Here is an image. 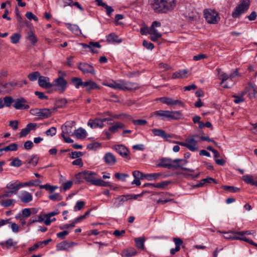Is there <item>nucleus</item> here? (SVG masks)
I'll list each match as a JSON object with an SVG mask.
<instances>
[{
    "label": "nucleus",
    "instance_id": "f257e3e1",
    "mask_svg": "<svg viewBox=\"0 0 257 257\" xmlns=\"http://www.w3.org/2000/svg\"><path fill=\"white\" fill-rule=\"evenodd\" d=\"M149 3L157 13H165L173 10L176 7V0H149Z\"/></svg>",
    "mask_w": 257,
    "mask_h": 257
},
{
    "label": "nucleus",
    "instance_id": "f03ea898",
    "mask_svg": "<svg viewBox=\"0 0 257 257\" xmlns=\"http://www.w3.org/2000/svg\"><path fill=\"white\" fill-rule=\"evenodd\" d=\"M179 159H177L174 160H171L169 158H163L160 159L159 162L157 164L158 167H163L165 168L171 169H178L181 168V169L185 171H188L193 172L192 170H191L187 168L182 167L180 164H179Z\"/></svg>",
    "mask_w": 257,
    "mask_h": 257
},
{
    "label": "nucleus",
    "instance_id": "7ed1b4c3",
    "mask_svg": "<svg viewBox=\"0 0 257 257\" xmlns=\"http://www.w3.org/2000/svg\"><path fill=\"white\" fill-rule=\"evenodd\" d=\"M216 70L219 75V79L221 80V84H224L223 86L224 88H230L233 86L234 83V77L237 75L236 71L234 73L227 74L222 72L220 68H217Z\"/></svg>",
    "mask_w": 257,
    "mask_h": 257
},
{
    "label": "nucleus",
    "instance_id": "20e7f679",
    "mask_svg": "<svg viewBox=\"0 0 257 257\" xmlns=\"http://www.w3.org/2000/svg\"><path fill=\"white\" fill-rule=\"evenodd\" d=\"M203 13L206 21L209 24H215L219 21L220 18L214 10L206 9L204 10Z\"/></svg>",
    "mask_w": 257,
    "mask_h": 257
},
{
    "label": "nucleus",
    "instance_id": "39448f33",
    "mask_svg": "<svg viewBox=\"0 0 257 257\" xmlns=\"http://www.w3.org/2000/svg\"><path fill=\"white\" fill-rule=\"evenodd\" d=\"M249 0H242L241 3L236 7L232 13L234 18L239 17L241 14L244 13L249 8Z\"/></svg>",
    "mask_w": 257,
    "mask_h": 257
},
{
    "label": "nucleus",
    "instance_id": "423d86ee",
    "mask_svg": "<svg viewBox=\"0 0 257 257\" xmlns=\"http://www.w3.org/2000/svg\"><path fill=\"white\" fill-rule=\"evenodd\" d=\"M58 214V212L57 211H53L47 214H41L38 216L37 219L38 222H40L44 221L46 225H49L52 221L55 220V218H51V217Z\"/></svg>",
    "mask_w": 257,
    "mask_h": 257
},
{
    "label": "nucleus",
    "instance_id": "0eeeda50",
    "mask_svg": "<svg viewBox=\"0 0 257 257\" xmlns=\"http://www.w3.org/2000/svg\"><path fill=\"white\" fill-rule=\"evenodd\" d=\"M59 73V77L53 82L52 85L56 90L62 92L64 90V75L61 74L60 72Z\"/></svg>",
    "mask_w": 257,
    "mask_h": 257
},
{
    "label": "nucleus",
    "instance_id": "6e6552de",
    "mask_svg": "<svg viewBox=\"0 0 257 257\" xmlns=\"http://www.w3.org/2000/svg\"><path fill=\"white\" fill-rule=\"evenodd\" d=\"M33 115L39 117L41 119L48 118L51 116V111L49 109H35L31 110Z\"/></svg>",
    "mask_w": 257,
    "mask_h": 257
},
{
    "label": "nucleus",
    "instance_id": "1a4fd4ad",
    "mask_svg": "<svg viewBox=\"0 0 257 257\" xmlns=\"http://www.w3.org/2000/svg\"><path fill=\"white\" fill-rule=\"evenodd\" d=\"M140 85L135 82H127L121 79V90L123 91H134L139 89Z\"/></svg>",
    "mask_w": 257,
    "mask_h": 257
},
{
    "label": "nucleus",
    "instance_id": "9d476101",
    "mask_svg": "<svg viewBox=\"0 0 257 257\" xmlns=\"http://www.w3.org/2000/svg\"><path fill=\"white\" fill-rule=\"evenodd\" d=\"M15 103L13 106L16 109H27L30 106L27 104L26 99L24 97H21L14 100Z\"/></svg>",
    "mask_w": 257,
    "mask_h": 257
},
{
    "label": "nucleus",
    "instance_id": "9b49d317",
    "mask_svg": "<svg viewBox=\"0 0 257 257\" xmlns=\"http://www.w3.org/2000/svg\"><path fill=\"white\" fill-rule=\"evenodd\" d=\"M79 175L81 177L84 179L87 182H90L93 185H94V182L97 179L96 174L92 172L84 171L79 173Z\"/></svg>",
    "mask_w": 257,
    "mask_h": 257
},
{
    "label": "nucleus",
    "instance_id": "f8f14e48",
    "mask_svg": "<svg viewBox=\"0 0 257 257\" xmlns=\"http://www.w3.org/2000/svg\"><path fill=\"white\" fill-rule=\"evenodd\" d=\"M197 137V135H195L186 139L187 142V148L191 151L194 152L198 150L197 142L195 140V138Z\"/></svg>",
    "mask_w": 257,
    "mask_h": 257
},
{
    "label": "nucleus",
    "instance_id": "ddd939ff",
    "mask_svg": "<svg viewBox=\"0 0 257 257\" xmlns=\"http://www.w3.org/2000/svg\"><path fill=\"white\" fill-rule=\"evenodd\" d=\"M105 163L108 166H113L117 162L115 156L111 153L107 152L105 154L103 158Z\"/></svg>",
    "mask_w": 257,
    "mask_h": 257
},
{
    "label": "nucleus",
    "instance_id": "4468645a",
    "mask_svg": "<svg viewBox=\"0 0 257 257\" xmlns=\"http://www.w3.org/2000/svg\"><path fill=\"white\" fill-rule=\"evenodd\" d=\"M38 84L40 86L46 89L53 87V85L50 82V78L46 76H41L38 80Z\"/></svg>",
    "mask_w": 257,
    "mask_h": 257
},
{
    "label": "nucleus",
    "instance_id": "2eb2a0df",
    "mask_svg": "<svg viewBox=\"0 0 257 257\" xmlns=\"http://www.w3.org/2000/svg\"><path fill=\"white\" fill-rule=\"evenodd\" d=\"M18 197L22 202L25 203H28L33 200L32 194L26 191H21Z\"/></svg>",
    "mask_w": 257,
    "mask_h": 257
},
{
    "label": "nucleus",
    "instance_id": "dca6fc26",
    "mask_svg": "<svg viewBox=\"0 0 257 257\" xmlns=\"http://www.w3.org/2000/svg\"><path fill=\"white\" fill-rule=\"evenodd\" d=\"M113 149L123 158H126L129 153L128 150L123 145H117L113 146Z\"/></svg>",
    "mask_w": 257,
    "mask_h": 257
},
{
    "label": "nucleus",
    "instance_id": "f3484780",
    "mask_svg": "<svg viewBox=\"0 0 257 257\" xmlns=\"http://www.w3.org/2000/svg\"><path fill=\"white\" fill-rule=\"evenodd\" d=\"M78 68L83 73L94 74L95 70L92 66L87 63H81L78 65Z\"/></svg>",
    "mask_w": 257,
    "mask_h": 257
},
{
    "label": "nucleus",
    "instance_id": "a211bd4d",
    "mask_svg": "<svg viewBox=\"0 0 257 257\" xmlns=\"http://www.w3.org/2000/svg\"><path fill=\"white\" fill-rule=\"evenodd\" d=\"M102 85L106 86L115 89L121 90V79L116 81L110 80L108 81H105L102 83Z\"/></svg>",
    "mask_w": 257,
    "mask_h": 257
},
{
    "label": "nucleus",
    "instance_id": "6ab92c4d",
    "mask_svg": "<svg viewBox=\"0 0 257 257\" xmlns=\"http://www.w3.org/2000/svg\"><path fill=\"white\" fill-rule=\"evenodd\" d=\"M6 188L13 191L15 194H16L18 190L21 188L20 182L18 180L12 181L7 184Z\"/></svg>",
    "mask_w": 257,
    "mask_h": 257
},
{
    "label": "nucleus",
    "instance_id": "aec40b11",
    "mask_svg": "<svg viewBox=\"0 0 257 257\" xmlns=\"http://www.w3.org/2000/svg\"><path fill=\"white\" fill-rule=\"evenodd\" d=\"M183 118V115L180 111H169L168 120H180Z\"/></svg>",
    "mask_w": 257,
    "mask_h": 257
},
{
    "label": "nucleus",
    "instance_id": "412c9836",
    "mask_svg": "<svg viewBox=\"0 0 257 257\" xmlns=\"http://www.w3.org/2000/svg\"><path fill=\"white\" fill-rule=\"evenodd\" d=\"M17 86L20 87L22 86V85H19L17 82L14 81L10 82L5 84H3V87L5 92H9L14 90Z\"/></svg>",
    "mask_w": 257,
    "mask_h": 257
},
{
    "label": "nucleus",
    "instance_id": "4be33fe9",
    "mask_svg": "<svg viewBox=\"0 0 257 257\" xmlns=\"http://www.w3.org/2000/svg\"><path fill=\"white\" fill-rule=\"evenodd\" d=\"M137 254L136 249L133 247H129L123 249L121 253V255L122 257H133Z\"/></svg>",
    "mask_w": 257,
    "mask_h": 257
},
{
    "label": "nucleus",
    "instance_id": "5701e85b",
    "mask_svg": "<svg viewBox=\"0 0 257 257\" xmlns=\"http://www.w3.org/2000/svg\"><path fill=\"white\" fill-rule=\"evenodd\" d=\"M83 87H85L86 90L87 91H89L92 89H99L100 88V87L95 82L92 80H88L84 82Z\"/></svg>",
    "mask_w": 257,
    "mask_h": 257
},
{
    "label": "nucleus",
    "instance_id": "b1692460",
    "mask_svg": "<svg viewBox=\"0 0 257 257\" xmlns=\"http://www.w3.org/2000/svg\"><path fill=\"white\" fill-rule=\"evenodd\" d=\"M87 124L90 126L91 128H94L96 127H103L104 124L102 123L100 119L96 118L95 119H89L88 121Z\"/></svg>",
    "mask_w": 257,
    "mask_h": 257
},
{
    "label": "nucleus",
    "instance_id": "393cba45",
    "mask_svg": "<svg viewBox=\"0 0 257 257\" xmlns=\"http://www.w3.org/2000/svg\"><path fill=\"white\" fill-rule=\"evenodd\" d=\"M188 76V71L186 69L180 70L174 72L172 75L173 79H182L187 77Z\"/></svg>",
    "mask_w": 257,
    "mask_h": 257
},
{
    "label": "nucleus",
    "instance_id": "a878e982",
    "mask_svg": "<svg viewBox=\"0 0 257 257\" xmlns=\"http://www.w3.org/2000/svg\"><path fill=\"white\" fill-rule=\"evenodd\" d=\"M90 210H88L85 213L77 218H76L70 224H65V229L69 227L73 228L75 226V224L78 222H81L82 220L85 219L90 213Z\"/></svg>",
    "mask_w": 257,
    "mask_h": 257
},
{
    "label": "nucleus",
    "instance_id": "bb28decb",
    "mask_svg": "<svg viewBox=\"0 0 257 257\" xmlns=\"http://www.w3.org/2000/svg\"><path fill=\"white\" fill-rule=\"evenodd\" d=\"M81 45L84 48H88L90 49V51L93 53L97 52L96 51L94 50V48H100L101 47V46L98 42H91L89 43V44L82 43Z\"/></svg>",
    "mask_w": 257,
    "mask_h": 257
},
{
    "label": "nucleus",
    "instance_id": "cd10ccee",
    "mask_svg": "<svg viewBox=\"0 0 257 257\" xmlns=\"http://www.w3.org/2000/svg\"><path fill=\"white\" fill-rule=\"evenodd\" d=\"M169 113V110H160L154 112L153 115L155 116L158 119L161 118L162 119H164L165 118L168 119V115Z\"/></svg>",
    "mask_w": 257,
    "mask_h": 257
},
{
    "label": "nucleus",
    "instance_id": "c85d7f7f",
    "mask_svg": "<svg viewBox=\"0 0 257 257\" xmlns=\"http://www.w3.org/2000/svg\"><path fill=\"white\" fill-rule=\"evenodd\" d=\"M161 23L157 21H154L153 22L151 27H150V35H156L158 36H162V35L160 33H159L157 30H156L155 27H161Z\"/></svg>",
    "mask_w": 257,
    "mask_h": 257
},
{
    "label": "nucleus",
    "instance_id": "c756f323",
    "mask_svg": "<svg viewBox=\"0 0 257 257\" xmlns=\"http://www.w3.org/2000/svg\"><path fill=\"white\" fill-rule=\"evenodd\" d=\"M146 239L144 236L137 237L135 239L136 246L141 250H144L145 248L144 242Z\"/></svg>",
    "mask_w": 257,
    "mask_h": 257
},
{
    "label": "nucleus",
    "instance_id": "7c9ffc66",
    "mask_svg": "<svg viewBox=\"0 0 257 257\" xmlns=\"http://www.w3.org/2000/svg\"><path fill=\"white\" fill-rule=\"evenodd\" d=\"M75 125V122L74 120L68 121L65 123V134L68 135L73 134V127Z\"/></svg>",
    "mask_w": 257,
    "mask_h": 257
},
{
    "label": "nucleus",
    "instance_id": "2f4dec72",
    "mask_svg": "<svg viewBox=\"0 0 257 257\" xmlns=\"http://www.w3.org/2000/svg\"><path fill=\"white\" fill-rule=\"evenodd\" d=\"M130 199V196H128V194L120 195L115 198L116 201L114 202V206L116 207H118L121 205L119 203H117V201L120 202H125Z\"/></svg>",
    "mask_w": 257,
    "mask_h": 257
},
{
    "label": "nucleus",
    "instance_id": "473e14b6",
    "mask_svg": "<svg viewBox=\"0 0 257 257\" xmlns=\"http://www.w3.org/2000/svg\"><path fill=\"white\" fill-rule=\"evenodd\" d=\"M107 41L110 43H120L122 42L121 39H119L118 36L114 33L109 34L106 38Z\"/></svg>",
    "mask_w": 257,
    "mask_h": 257
},
{
    "label": "nucleus",
    "instance_id": "72a5a7b5",
    "mask_svg": "<svg viewBox=\"0 0 257 257\" xmlns=\"http://www.w3.org/2000/svg\"><path fill=\"white\" fill-rule=\"evenodd\" d=\"M73 133L76 137L78 139H84L87 136L86 131L84 129L81 127L77 130H75Z\"/></svg>",
    "mask_w": 257,
    "mask_h": 257
},
{
    "label": "nucleus",
    "instance_id": "f704fd0d",
    "mask_svg": "<svg viewBox=\"0 0 257 257\" xmlns=\"http://www.w3.org/2000/svg\"><path fill=\"white\" fill-rule=\"evenodd\" d=\"M67 28L73 33L75 35H78L81 33V31L78 26L76 25H73L71 24H65Z\"/></svg>",
    "mask_w": 257,
    "mask_h": 257
},
{
    "label": "nucleus",
    "instance_id": "c9c22d12",
    "mask_svg": "<svg viewBox=\"0 0 257 257\" xmlns=\"http://www.w3.org/2000/svg\"><path fill=\"white\" fill-rule=\"evenodd\" d=\"M124 127L123 123L120 122H116L114 125L109 127V131L112 133H116L118 129L122 128Z\"/></svg>",
    "mask_w": 257,
    "mask_h": 257
},
{
    "label": "nucleus",
    "instance_id": "e433bc0d",
    "mask_svg": "<svg viewBox=\"0 0 257 257\" xmlns=\"http://www.w3.org/2000/svg\"><path fill=\"white\" fill-rule=\"evenodd\" d=\"M26 39L30 41L33 45H35L38 41V39L36 36L32 31H30L28 33L27 36H26Z\"/></svg>",
    "mask_w": 257,
    "mask_h": 257
},
{
    "label": "nucleus",
    "instance_id": "4c0bfd02",
    "mask_svg": "<svg viewBox=\"0 0 257 257\" xmlns=\"http://www.w3.org/2000/svg\"><path fill=\"white\" fill-rule=\"evenodd\" d=\"M152 131L156 136H160L164 139H166L168 137L165 132L162 130L154 128L153 129Z\"/></svg>",
    "mask_w": 257,
    "mask_h": 257
},
{
    "label": "nucleus",
    "instance_id": "58836bf2",
    "mask_svg": "<svg viewBox=\"0 0 257 257\" xmlns=\"http://www.w3.org/2000/svg\"><path fill=\"white\" fill-rule=\"evenodd\" d=\"M65 5L70 6L71 7H75L81 11H84L83 8L79 3L77 2H73L72 0H65Z\"/></svg>",
    "mask_w": 257,
    "mask_h": 257
},
{
    "label": "nucleus",
    "instance_id": "ea45409f",
    "mask_svg": "<svg viewBox=\"0 0 257 257\" xmlns=\"http://www.w3.org/2000/svg\"><path fill=\"white\" fill-rule=\"evenodd\" d=\"M73 84L75 86L76 88H79L80 86L83 87L84 82L82 81V79L78 77H74L71 79Z\"/></svg>",
    "mask_w": 257,
    "mask_h": 257
},
{
    "label": "nucleus",
    "instance_id": "a19ab883",
    "mask_svg": "<svg viewBox=\"0 0 257 257\" xmlns=\"http://www.w3.org/2000/svg\"><path fill=\"white\" fill-rule=\"evenodd\" d=\"M21 38V35L19 33H14L11 37V42L13 44H17L19 42Z\"/></svg>",
    "mask_w": 257,
    "mask_h": 257
},
{
    "label": "nucleus",
    "instance_id": "79ce46f5",
    "mask_svg": "<svg viewBox=\"0 0 257 257\" xmlns=\"http://www.w3.org/2000/svg\"><path fill=\"white\" fill-rule=\"evenodd\" d=\"M41 76L40 73L38 71H35L30 73L28 75V78L30 81H35L37 80V79H39Z\"/></svg>",
    "mask_w": 257,
    "mask_h": 257
},
{
    "label": "nucleus",
    "instance_id": "37998d69",
    "mask_svg": "<svg viewBox=\"0 0 257 257\" xmlns=\"http://www.w3.org/2000/svg\"><path fill=\"white\" fill-rule=\"evenodd\" d=\"M16 202L15 200L14 199H6L1 201V205L4 207H9L11 206L14 205V203Z\"/></svg>",
    "mask_w": 257,
    "mask_h": 257
},
{
    "label": "nucleus",
    "instance_id": "c03bdc74",
    "mask_svg": "<svg viewBox=\"0 0 257 257\" xmlns=\"http://www.w3.org/2000/svg\"><path fill=\"white\" fill-rule=\"evenodd\" d=\"M94 185H97V186H104V187H106V186L111 187V185H110L109 182L104 181L101 179H96L95 180V182H94Z\"/></svg>",
    "mask_w": 257,
    "mask_h": 257
},
{
    "label": "nucleus",
    "instance_id": "a18cd8bd",
    "mask_svg": "<svg viewBox=\"0 0 257 257\" xmlns=\"http://www.w3.org/2000/svg\"><path fill=\"white\" fill-rule=\"evenodd\" d=\"M17 149H18V145L16 143L11 144L10 145L3 148V150H4V151H6V152L16 151L17 150Z\"/></svg>",
    "mask_w": 257,
    "mask_h": 257
},
{
    "label": "nucleus",
    "instance_id": "49530a36",
    "mask_svg": "<svg viewBox=\"0 0 257 257\" xmlns=\"http://www.w3.org/2000/svg\"><path fill=\"white\" fill-rule=\"evenodd\" d=\"M40 188L42 189H45L46 190L48 191L50 193H52L56 189L58 188L57 186H51L49 184H45L40 185Z\"/></svg>",
    "mask_w": 257,
    "mask_h": 257
},
{
    "label": "nucleus",
    "instance_id": "de8ad7c7",
    "mask_svg": "<svg viewBox=\"0 0 257 257\" xmlns=\"http://www.w3.org/2000/svg\"><path fill=\"white\" fill-rule=\"evenodd\" d=\"M17 242H14L13 241V239L12 238H10V239H8L5 242L0 243L1 245L3 246L4 244H5L8 248H10L12 246H15V245H17Z\"/></svg>",
    "mask_w": 257,
    "mask_h": 257
},
{
    "label": "nucleus",
    "instance_id": "09e8293b",
    "mask_svg": "<svg viewBox=\"0 0 257 257\" xmlns=\"http://www.w3.org/2000/svg\"><path fill=\"white\" fill-rule=\"evenodd\" d=\"M4 106L10 107L14 100L11 96H6L3 99Z\"/></svg>",
    "mask_w": 257,
    "mask_h": 257
},
{
    "label": "nucleus",
    "instance_id": "8fccbe9b",
    "mask_svg": "<svg viewBox=\"0 0 257 257\" xmlns=\"http://www.w3.org/2000/svg\"><path fill=\"white\" fill-rule=\"evenodd\" d=\"M239 233L240 231L234 232L231 236L232 239L234 240H241L243 241L246 239V237H244L243 235H241Z\"/></svg>",
    "mask_w": 257,
    "mask_h": 257
},
{
    "label": "nucleus",
    "instance_id": "3c124183",
    "mask_svg": "<svg viewBox=\"0 0 257 257\" xmlns=\"http://www.w3.org/2000/svg\"><path fill=\"white\" fill-rule=\"evenodd\" d=\"M222 188H223L225 191H227L230 192H237L240 190V189L237 187L226 185L222 186Z\"/></svg>",
    "mask_w": 257,
    "mask_h": 257
},
{
    "label": "nucleus",
    "instance_id": "603ef678",
    "mask_svg": "<svg viewBox=\"0 0 257 257\" xmlns=\"http://www.w3.org/2000/svg\"><path fill=\"white\" fill-rule=\"evenodd\" d=\"M242 180L247 184H249L250 185L252 184L253 181L254 180L253 177L252 176L250 175H246L242 177Z\"/></svg>",
    "mask_w": 257,
    "mask_h": 257
},
{
    "label": "nucleus",
    "instance_id": "864d4df0",
    "mask_svg": "<svg viewBox=\"0 0 257 257\" xmlns=\"http://www.w3.org/2000/svg\"><path fill=\"white\" fill-rule=\"evenodd\" d=\"M56 128L55 127H51L45 132L47 136L53 137L56 134Z\"/></svg>",
    "mask_w": 257,
    "mask_h": 257
},
{
    "label": "nucleus",
    "instance_id": "5fc2aeb1",
    "mask_svg": "<svg viewBox=\"0 0 257 257\" xmlns=\"http://www.w3.org/2000/svg\"><path fill=\"white\" fill-rule=\"evenodd\" d=\"M173 99L170 97H163L159 98V100L163 103L172 105Z\"/></svg>",
    "mask_w": 257,
    "mask_h": 257
},
{
    "label": "nucleus",
    "instance_id": "6e6d98bb",
    "mask_svg": "<svg viewBox=\"0 0 257 257\" xmlns=\"http://www.w3.org/2000/svg\"><path fill=\"white\" fill-rule=\"evenodd\" d=\"M13 194H15L14 193L10 190L8 191H4L0 195V198L11 197Z\"/></svg>",
    "mask_w": 257,
    "mask_h": 257
},
{
    "label": "nucleus",
    "instance_id": "4d7b16f0",
    "mask_svg": "<svg viewBox=\"0 0 257 257\" xmlns=\"http://www.w3.org/2000/svg\"><path fill=\"white\" fill-rule=\"evenodd\" d=\"M160 174L159 173H153L145 175V178H147L148 180H153L156 179Z\"/></svg>",
    "mask_w": 257,
    "mask_h": 257
},
{
    "label": "nucleus",
    "instance_id": "13d9d810",
    "mask_svg": "<svg viewBox=\"0 0 257 257\" xmlns=\"http://www.w3.org/2000/svg\"><path fill=\"white\" fill-rule=\"evenodd\" d=\"M133 175L135 177V179H144L145 178V176L144 174L141 172L139 171L136 170L133 172Z\"/></svg>",
    "mask_w": 257,
    "mask_h": 257
},
{
    "label": "nucleus",
    "instance_id": "bf43d9fd",
    "mask_svg": "<svg viewBox=\"0 0 257 257\" xmlns=\"http://www.w3.org/2000/svg\"><path fill=\"white\" fill-rule=\"evenodd\" d=\"M100 147V144L97 142L90 143L87 145V148L89 150H96Z\"/></svg>",
    "mask_w": 257,
    "mask_h": 257
},
{
    "label": "nucleus",
    "instance_id": "052dcab7",
    "mask_svg": "<svg viewBox=\"0 0 257 257\" xmlns=\"http://www.w3.org/2000/svg\"><path fill=\"white\" fill-rule=\"evenodd\" d=\"M31 209L35 210L34 208H25L22 210V216L24 218H27L31 215Z\"/></svg>",
    "mask_w": 257,
    "mask_h": 257
},
{
    "label": "nucleus",
    "instance_id": "680f3d73",
    "mask_svg": "<svg viewBox=\"0 0 257 257\" xmlns=\"http://www.w3.org/2000/svg\"><path fill=\"white\" fill-rule=\"evenodd\" d=\"M114 176L116 179L123 181L125 180L126 177H128V175L120 173H116Z\"/></svg>",
    "mask_w": 257,
    "mask_h": 257
},
{
    "label": "nucleus",
    "instance_id": "e2e57ef3",
    "mask_svg": "<svg viewBox=\"0 0 257 257\" xmlns=\"http://www.w3.org/2000/svg\"><path fill=\"white\" fill-rule=\"evenodd\" d=\"M85 205V202L83 201H78L76 202V205L74 206V209L75 211L81 210L83 208Z\"/></svg>",
    "mask_w": 257,
    "mask_h": 257
},
{
    "label": "nucleus",
    "instance_id": "0e129e2a",
    "mask_svg": "<svg viewBox=\"0 0 257 257\" xmlns=\"http://www.w3.org/2000/svg\"><path fill=\"white\" fill-rule=\"evenodd\" d=\"M69 155L72 159L77 158L78 159L80 157L82 156L83 155V153L81 152H72L71 153L69 154Z\"/></svg>",
    "mask_w": 257,
    "mask_h": 257
},
{
    "label": "nucleus",
    "instance_id": "69168bd1",
    "mask_svg": "<svg viewBox=\"0 0 257 257\" xmlns=\"http://www.w3.org/2000/svg\"><path fill=\"white\" fill-rule=\"evenodd\" d=\"M39 159L36 156H33L31 159L29 161L28 163L33 166H35L38 162Z\"/></svg>",
    "mask_w": 257,
    "mask_h": 257
},
{
    "label": "nucleus",
    "instance_id": "338daca9",
    "mask_svg": "<svg viewBox=\"0 0 257 257\" xmlns=\"http://www.w3.org/2000/svg\"><path fill=\"white\" fill-rule=\"evenodd\" d=\"M143 45L148 50H153L154 48V44L152 43L148 42L147 40H144Z\"/></svg>",
    "mask_w": 257,
    "mask_h": 257
},
{
    "label": "nucleus",
    "instance_id": "774afa93",
    "mask_svg": "<svg viewBox=\"0 0 257 257\" xmlns=\"http://www.w3.org/2000/svg\"><path fill=\"white\" fill-rule=\"evenodd\" d=\"M26 17L29 20H34L36 22L38 21V18L35 15H34L32 12H28L26 13Z\"/></svg>",
    "mask_w": 257,
    "mask_h": 257
}]
</instances>
